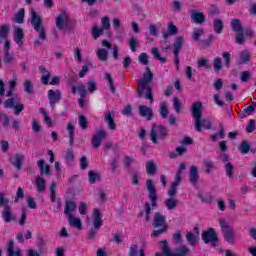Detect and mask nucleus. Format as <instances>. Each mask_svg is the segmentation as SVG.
I'll list each match as a JSON object with an SVG mask.
<instances>
[{
    "label": "nucleus",
    "mask_w": 256,
    "mask_h": 256,
    "mask_svg": "<svg viewBox=\"0 0 256 256\" xmlns=\"http://www.w3.org/2000/svg\"><path fill=\"white\" fill-rule=\"evenodd\" d=\"M150 139L155 145H157L159 141L167 139V128L165 126L152 124V128L150 130Z\"/></svg>",
    "instance_id": "6"
},
{
    "label": "nucleus",
    "mask_w": 256,
    "mask_h": 256,
    "mask_svg": "<svg viewBox=\"0 0 256 256\" xmlns=\"http://www.w3.org/2000/svg\"><path fill=\"white\" fill-rule=\"evenodd\" d=\"M157 171V166L153 160H150L146 163V172L148 175H155Z\"/></svg>",
    "instance_id": "35"
},
{
    "label": "nucleus",
    "mask_w": 256,
    "mask_h": 256,
    "mask_svg": "<svg viewBox=\"0 0 256 256\" xmlns=\"http://www.w3.org/2000/svg\"><path fill=\"white\" fill-rule=\"evenodd\" d=\"M105 137H107V131L99 130L97 132V134H95L92 137V147H94V149H99V147H101V143L103 142V139H105Z\"/></svg>",
    "instance_id": "13"
},
{
    "label": "nucleus",
    "mask_w": 256,
    "mask_h": 256,
    "mask_svg": "<svg viewBox=\"0 0 256 256\" xmlns=\"http://www.w3.org/2000/svg\"><path fill=\"white\" fill-rule=\"evenodd\" d=\"M172 241L176 245H183V236L181 235V231H176L172 236Z\"/></svg>",
    "instance_id": "39"
},
{
    "label": "nucleus",
    "mask_w": 256,
    "mask_h": 256,
    "mask_svg": "<svg viewBox=\"0 0 256 256\" xmlns=\"http://www.w3.org/2000/svg\"><path fill=\"white\" fill-rule=\"evenodd\" d=\"M213 65H214L215 73L219 74V71H221V69H223V60H221V58H219V57H216L214 59Z\"/></svg>",
    "instance_id": "43"
},
{
    "label": "nucleus",
    "mask_w": 256,
    "mask_h": 256,
    "mask_svg": "<svg viewBox=\"0 0 256 256\" xmlns=\"http://www.w3.org/2000/svg\"><path fill=\"white\" fill-rule=\"evenodd\" d=\"M202 239L204 243H212V247H215V244L218 243L219 238L215 233V229L210 228L202 232Z\"/></svg>",
    "instance_id": "9"
},
{
    "label": "nucleus",
    "mask_w": 256,
    "mask_h": 256,
    "mask_svg": "<svg viewBox=\"0 0 256 256\" xmlns=\"http://www.w3.org/2000/svg\"><path fill=\"white\" fill-rule=\"evenodd\" d=\"M35 185L38 193H45L47 191V181L41 177H37Z\"/></svg>",
    "instance_id": "21"
},
{
    "label": "nucleus",
    "mask_w": 256,
    "mask_h": 256,
    "mask_svg": "<svg viewBox=\"0 0 256 256\" xmlns=\"http://www.w3.org/2000/svg\"><path fill=\"white\" fill-rule=\"evenodd\" d=\"M7 247H8L7 248L8 256H15V250H14L15 244L13 243V240L8 241Z\"/></svg>",
    "instance_id": "57"
},
{
    "label": "nucleus",
    "mask_w": 256,
    "mask_h": 256,
    "mask_svg": "<svg viewBox=\"0 0 256 256\" xmlns=\"http://www.w3.org/2000/svg\"><path fill=\"white\" fill-rule=\"evenodd\" d=\"M251 55L247 51H242L240 53V59L236 62V65H243V63H247L250 61Z\"/></svg>",
    "instance_id": "34"
},
{
    "label": "nucleus",
    "mask_w": 256,
    "mask_h": 256,
    "mask_svg": "<svg viewBox=\"0 0 256 256\" xmlns=\"http://www.w3.org/2000/svg\"><path fill=\"white\" fill-rule=\"evenodd\" d=\"M77 211V204L73 200H67L64 208V215L69 217V215H73Z\"/></svg>",
    "instance_id": "19"
},
{
    "label": "nucleus",
    "mask_w": 256,
    "mask_h": 256,
    "mask_svg": "<svg viewBox=\"0 0 256 256\" xmlns=\"http://www.w3.org/2000/svg\"><path fill=\"white\" fill-rule=\"evenodd\" d=\"M183 36H179L176 38V41L174 43V55H179V52L181 51V48L183 47L184 43Z\"/></svg>",
    "instance_id": "30"
},
{
    "label": "nucleus",
    "mask_w": 256,
    "mask_h": 256,
    "mask_svg": "<svg viewBox=\"0 0 256 256\" xmlns=\"http://www.w3.org/2000/svg\"><path fill=\"white\" fill-rule=\"evenodd\" d=\"M78 121H79V126L81 127V129H87L88 122H87V118H85L84 115H80L78 117Z\"/></svg>",
    "instance_id": "59"
},
{
    "label": "nucleus",
    "mask_w": 256,
    "mask_h": 256,
    "mask_svg": "<svg viewBox=\"0 0 256 256\" xmlns=\"http://www.w3.org/2000/svg\"><path fill=\"white\" fill-rule=\"evenodd\" d=\"M9 35V25L4 24L0 26V39H7Z\"/></svg>",
    "instance_id": "46"
},
{
    "label": "nucleus",
    "mask_w": 256,
    "mask_h": 256,
    "mask_svg": "<svg viewBox=\"0 0 256 256\" xmlns=\"http://www.w3.org/2000/svg\"><path fill=\"white\" fill-rule=\"evenodd\" d=\"M168 228H158V230H154L151 234V237H159V235H163V233H167Z\"/></svg>",
    "instance_id": "61"
},
{
    "label": "nucleus",
    "mask_w": 256,
    "mask_h": 256,
    "mask_svg": "<svg viewBox=\"0 0 256 256\" xmlns=\"http://www.w3.org/2000/svg\"><path fill=\"white\" fill-rule=\"evenodd\" d=\"M30 15V23L34 31L38 33V37L41 41H45L47 39V30L45 29V25H43V18H41V15H39L34 8L30 9Z\"/></svg>",
    "instance_id": "4"
},
{
    "label": "nucleus",
    "mask_w": 256,
    "mask_h": 256,
    "mask_svg": "<svg viewBox=\"0 0 256 256\" xmlns=\"http://www.w3.org/2000/svg\"><path fill=\"white\" fill-rule=\"evenodd\" d=\"M139 113L141 117H146L148 121L153 119V110L145 105L139 106Z\"/></svg>",
    "instance_id": "20"
},
{
    "label": "nucleus",
    "mask_w": 256,
    "mask_h": 256,
    "mask_svg": "<svg viewBox=\"0 0 256 256\" xmlns=\"http://www.w3.org/2000/svg\"><path fill=\"white\" fill-rule=\"evenodd\" d=\"M69 23H71V18H69V15H67L66 12H63L56 17V27L59 31H63Z\"/></svg>",
    "instance_id": "11"
},
{
    "label": "nucleus",
    "mask_w": 256,
    "mask_h": 256,
    "mask_svg": "<svg viewBox=\"0 0 256 256\" xmlns=\"http://www.w3.org/2000/svg\"><path fill=\"white\" fill-rule=\"evenodd\" d=\"M67 130L70 137V145H73V143L75 142V126H73V123H68Z\"/></svg>",
    "instance_id": "36"
},
{
    "label": "nucleus",
    "mask_w": 256,
    "mask_h": 256,
    "mask_svg": "<svg viewBox=\"0 0 256 256\" xmlns=\"http://www.w3.org/2000/svg\"><path fill=\"white\" fill-rule=\"evenodd\" d=\"M37 165L40 169L41 175H51V167L49 165H45V160L40 159L37 161Z\"/></svg>",
    "instance_id": "22"
},
{
    "label": "nucleus",
    "mask_w": 256,
    "mask_h": 256,
    "mask_svg": "<svg viewBox=\"0 0 256 256\" xmlns=\"http://www.w3.org/2000/svg\"><path fill=\"white\" fill-rule=\"evenodd\" d=\"M231 28L236 33H243V25L241 24V20L233 19L231 21Z\"/></svg>",
    "instance_id": "29"
},
{
    "label": "nucleus",
    "mask_w": 256,
    "mask_h": 256,
    "mask_svg": "<svg viewBox=\"0 0 256 256\" xmlns=\"http://www.w3.org/2000/svg\"><path fill=\"white\" fill-rule=\"evenodd\" d=\"M214 31L218 34L223 31V21H221V19L214 20Z\"/></svg>",
    "instance_id": "51"
},
{
    "label": "nucleus",
    "mask_w": 256,
    "mask_h": 256,
    "mask_svg": "<svg viewBox=\"0 0 256 256\" xmlns=\"http://www.w3.org/2000/svg\"><path fill=\"white\" fill-rule=\"evenodd\" d=\"M168 33L169 35H177L179 33V29H177L173 22L168 23Z\"/></svg>",
    "instance_id": "55"
},
{
    "label": "nucleus",
    "mask_w": 256,
    "mask_h": 256,
    "mask_svg": "<svg viewBox=\"0 0 256 256\" xmlns=\"http://www.w3.org/2000/svg\"><path fill=\"white\" fill-rule=\"evenodd\" d=\"M17 103H21V99L19 98V96H14L11 98H8L5 102H4V107L6 109H13Z\"/></svg>",
    "instance_id": "25"
},
{
    "label": "nucleus",
    "mask_w": 256,
    "mask_h": 256,
    "mask_svg": "<svg viewBox=\"0 0 256 256\" xmlns=\"http://www.w3.org/2000/svg\"><path fill=\"white\" fill-rule=\"evenodd\" d=\"M160 115L162 119H167L169 115V109L167 108V103L165 102L160 103Z\"/></svg>",
    "instance_id": "42"
},
{
    "label": "nucleus",
    "mask_w": 256,
    "mask_h": 256,
    "mask_svg": "<svg viewBox=\"0 0 256 256\" xmlns=\"http://www.w3.org/2000/svg\"><path fill=\"white\" fill-rule=\"evenodd\" d=\"M255 109H256V103L253 102L250 106H248L247 108H245L243 110V112H241L239 114L241 119H245V117L249 116V115H253V113H255Z\"/></svg>",
    "instance_id": "27"
},
{
    "label": "nucleus",
    "mask_w": 256,
    "mask_h": 256,
    "mask_svg": "<svg viewBox=\"0 0 256 256\" xmlns=\"http://www.w3.org/2000/svg\"><path fill=\"white\" fill-rule=\"evenodd\" d=\"M186 240L188 243L192 246L197 245V237L192 232H187L186 234Z\"/></svg>",
    "instance_id": "49"
},
{
    "label": "nucleus",
    "mask_w": 256,
    "mask_h": 256,
    "mask_svg": "<svg viewBox=\"0 0 256 256\" xmlns=\"http://www.w3.org/2000/svg\"><path fill=\"white\" fill-rule=\"evenodd\" d=\"M104 79H106V81H108V84H109V87H110V90L112 91V93H116L115 82L113 81L111 74L106 73L104 75Z\"/></svg>",
    "instance_id": "45"
},
{
    "label": "nucleus",
    "mask_w": 256,
    "mask_h": 256,
    "mask_svg": "<svg viewBox=\"0 0 256 256\" xmlns=\"http://www.w3.org/2000/svg\"><path fill=\"white\" fill-rule=\"evenodd\" d=\"M48 99L50 103V107L55 109V105L59 103V100L62 99L61 91L60 90H49L48 91Z\"/></svg>",
    "instance_id": "12"
},
{
    "label": "nucleus",
    "mask_w": 256,
    "mask_h": 256,
    "mask_svg": "<svg viewBox=\"0 0 256 256\" xmlns=\"http://www.w3.org/2000/svg\"><path fill=\"white\" fill-rule=\"evenodd\" d=\"M24 159L25 156L23 154H16L11 158V165H13V167H16L18 171H21Z\"/></svg>",
    "instance_id": "17"
},
{
    "label": "nucleus",
    "mask_w": 256,
    "mask_h": 256,
    "mask_svg": "<svg viewBox=\"0 0 256 256\" xmlns=\"http://www.w3.org/2000/svg\"><path fill=\"white\" fill-rule=\"evenodd\" d=\"M104 121L107 123L108 129H110V131H115V129H117V124H115V118H113L111 111L105 112Z\"/></svg>",
    "instance_id": "16"
},
{
    "label": "nucleus",
    "mask_w": 256,
    "mask_h": 256,
    "mask_svg": "<svg viewBox=\"0 0 256 256\" xmlns=\"http://www.w3.org/2000/svg\"><path fill=\"white\" fill-rule=\"evenodd\" d=\"M146 189L148 191V199L150 201L146 202L144 205L145 213H146V221L151 220V207H157V201L159 199V195H157V189L155 188V184H153V180L148 179L146 181Z\"/></svg>",
    "instance_id": "3"
},
{
    "label": "nucleus",
    "mask_w": 256,
    "mask_h": 256,
    "mask_svg": "<svg viewBox=\"0 0 256 256\" xmlns=\"http://www.w3.org/2000/svg\"><path fill=\"white\" fill-rule=\"evenodd\" d=\"M151 81H153V72H151L150 68H146V73L139 80V89L137 90V95L138 97H143V93L146 92L144 95L145 99H149L150 103H153V92L151 90V86H149Z\"/></svg>",
    "instance_id": "2"
},
{
    "label": "nucleus",
    "mask_w": 256,
    "mask_h": 256,
    "mask_svg": "<svg viewBox=\"0 0 256 256\" xmlns=\"http://www.w3.org/2000/svg\"><path fill=\"white\" fill-rule=\"evenodd\" d=\"M152 55L154 56V58H156L158 61H160V63H166L167 59L161 57V54H159V49L158 48H153L152 49Z\"/></svg>",
    "instance_id": "54"
},
{
    "label": "nucleus",
    "mask_w": 256,
    "mask_h": 256,
    "mask_svg": "<svg viewBox=\"0 0 256 256\" xmlns=\"http://www.w3.org/2000/svg\"><path fill=\"white\" fill-rule=\"evenodd\" d=\"M129 47L133 53L137 51V47H139V40L137 38L132 37L129 41Z\"/></svg>",
    "instance_id": "52"
},
{
    "label": "nucleus",
    "mask_w": 256,
    "mask_h": 256,
    "mask_svg": "<svg viewBox=\"0 0 256 256\" xmlns=\"http://www.w3.org/2000/svg\"><path fill=\"white\" fill-rule=\"evenodd\" d=\"M103 226V220L101 219V211L99 209L94 208L93 211V227L91 230L88 232V239L90 241H95V237H97V231L101 229Z\"/></svg>",
    "instance_id": "7"
},
{
    "label": "nucleus",
    "mask_w": 256,
    "mask_h": 256,
    "mask_svg": "<svg viewBox=\"0 0 256 256\" xmlns=\"http://www.w3.org/2000/svg\"><path fill=\"white\" fill-rule=\"evenodd\" d=\"M138 59L142 65H149V56L146 53H141Z\"/></svg>",
    "instance_id": "58"
},
{
    "label": "nucleus",
    "mask_w": 256,
    "mask_h": 256,
    "mask_svg": "<svg viewBox=\"0 0 256 256\" xmlns=\"http://www.w3.org/2000/svg\"><path fill=\"white\" fill-rule=\"evenodd\" d=\"M221 231L223 232L224 239L228 243H235V231L224 219L219 220Z\"/></svg>",
    "instance_id": "8"
},
{
    "label": "nucleus",
    "mask_w": 256,
    "mask_h": 256,
    "mask_svg": "<svg viewBox=\"0 0 256 256\" xmlns=\"http://www.w3.org/2000/svg\"><path fill=\"white\" fill-rule=\"evenodd\" d=\"M101 28L104 29L105 31H109V29H111V20L109 19L108 16L102 17Z\"/></svg>",
    "instance_id": "41"
},
{
    "label": "nucleus",
    "mask_w": 256,
    "mask_h": 256,
    "mask_svg": "<svg viewBox=\"0 0 256 256\" xmlns=\"http://www.w3.org/2000/svg\"><path fill=\"white\" fill-rule=\"evenodd\" d=\"M0 207H3L2 219H4L5 223L15 221V214H13V209L9 205V198L5 197L4 192H0Z\"/></svg>",
    "instance_id": "5"
},
{
    "label": "nucleus",
    "mask_w": 256,
    "mask_h": 256,
    "mask_svg": "<svg viewBox=\"0 0 256 256\" xmlns=\"http://www.w3.org/2000/svg\"><path fill=\"white\" fill-rule=\"evenodd\" d=\"M213 167H215V163H213V161L211 160L204 161L205 173H207L208 175L213 172Z\"/></svg>",
    "instance_id": "47"
},
{
    "label": "nucleus",
    "mask_w": 256,
    "mask_h": 256,
    "mask_svg": "<svg viewBox=\"0 0 256 256\" xmlns=\"http://www.w3.org/2000/svg\"><path fill=\"white\" fill-rule=\"evenodd\" d=\"M88 180H89V183H91L93 185V184L97 183L98 181H101V176L93 171H89Z\"/></svg>",
    "instance_id": "37"
},
{
    "label": "nucleus",
    "mask_w": 256,
    "mask_h": 256,
    "mask_svg": "<svg viewBox=\"0 0 256 256\" xmlns=\"http://www.w3.org/2000/svg\"><path fill=\"white\" fill-rule=\"evenodd\" d=\"M179 185H181V180L174 179L168 190L169 197H175L177 195V187H179Z\"/></svg>",
    "instance_id": "28"
},
{
    "label": "nucleus",
    "mask_w": 256,
    "mask_h": 256,
    "mask_svg": "<svg viewBox=\"0 0 256 256\" xmlns=\"http://www.w3.org/2000/svg\"><path fill=\"white\" fill-rule=\"evenodd\" d=\"M152 226L154 228H165L168 229L167 226V218L161 212H155L153 216Z\"/></svg>",
    "instance_id": "10"
},
{
    "label": "nucleus",
    "mask_w": 256,
    "mask_h": 256,
    "mask_svg": "<svg viewBox=\"0 0 256 256\" xmlns=\"http://www.w3.org/2000/svg\"><path fill=\"white\" fill-rule=\"evenodd\" d=\"M87 85H88V91L90 93L97 91V84L95 83V80H91V79L88 80Z\"/></svg>",
    "instance_id": "60"
},
{
    "label": "nucleus",
    "mask_w": 256,
    "mask_h": 256,
    "mask_svg": "<svg viewBox=\"0 0 256 256\" xmlns=\"http://www.w3.org/2000/svg\"><path fill=\"white\" fill-rule=\"evenodd\" d=\"M192 117L195 121L194 129L201 133L202 127L204 129H211V121L209 118L203 117V104L201 102H195L192 104L191 108Z\"/></svg>",
    "instance_id": "1"
},
{
    "label": "nucleus",
    "mask_w": 256,
    "mask_h": 256,
    "mask_svg": "<svg viewBox=\"0 0 256 256\" xmlns=\"http://www.w3.org/2000/svg\"><path fill=\"white\" fill-rule=\"evenodd\" d=\"M96 55L99 61H107L109 59V52L103 48L96 50Z\"/></svg>",
    "instance_id": "33"
},
{
    "label": "nucleus",
    "mask_w": 256,
    "mask_h": 256,
    "mask_svg": "<svg viewBox=\"0 0 256 256\" xmlns=\"http://www.w3.org/2000/svg\"><path fill=\"white\" fill-rule=\"evenodd\" d=\"M164 205L168 211H174V209H177V205H179V200L175 199V197H170L164 201Z\"/></svg>",
    "instance_id": "23"
},
{
    "label": "nucleus",
    "mask_w": 256,
    "mask_h": 256,
    "mask_svg": "<svg viewBox=\"0 0 256 256\" xmlns=\"http://www.w3.org/2000/svg\"><path fill=\"white\" fill-rule=\"evenodd\" d=\"M25 19V9L21 8L16 14L15 21L16 23H23Z\"/></svg>",
    "instance_id": "53"
},
{
    "label": "nucleus",
    "mask_w": 256,
    "mask_h": 256,
    "mask_svg": "<svg viewBox=\"0 0 256 256\" xmlns=\"http://www.w3.org/2000/svg\"><path fill=\"white\" fill-rule=\"evenodd\" d=\"M173 107L176 113H181V102L179 101V98L173 99Z\"/></svg>",
    "instance_id": "62"
},
{
    "label": "nucleus",
    "mask_w": 256,
    "mask_h": 256,
    "mask_svg": "<svg viewBox=\"0 0 256 256\" xmlns=\"http://www.w3.org/2000/svg\"><path fill=\"white\" fill-rule=\"evenodd\" d=\"M39 71L42 74V84L43 85H49V79H51V73H49V71H47V68L40 66L39 67Z\"/></svg>",
    "instance_id": "26"
},
{
    "label": "nucleus",
    "mask_w": 256,
    "mask_h": 256,
    "mask_svg": "<svg viewBox=\"0 0 256 256\" xmlns=\"http://www.w3.org/2000/svg\"><path fill=\"white\" fill-rule=\"evenodd\" d=\"M77 91L80 93V97H87V88L83 83L78 84Z\"/></svg>",
    "instance_id": "56"
},
{
    "label": "nucleus",
    "mask_w": 256,
    "mask_h": 256,
    "mask_svg": "<svg viewBox=\"0 0 256 256\" xmlns=\"http://www.w3.org/2000/svg\"><path fill=\"white\" fill-rule=\"evenodd\" d=\"M224 169L226 171V175L228 179H233V175H235V166L233 163H228L224 165Z\"/></svg>",
    "instance_id": "32"
},
{
    "label": "nucleus",
    "mask_w": 256,
    "mask_h": 256,
    "mask_svg": "<svg viewBox=\"0 0 256 256\" xmlns=\"http://www.w3.org/2000/svg\"><path fill=\"white\" fill-rule=\"evenodd\" d=\"M189 181L193 187H197V185H199V168H197V166L190 167Z\"/></svg>",
    "instance_id": "14"
},
{
    "label": "nucleus",
    "mask_w": 256,
    "mask_h": 256,
    "mask_svg": "<svg viewBox=\"0 0 256 256\" xmlns=\"http://www.w3.org/2000/svg\"><path fill=\"white\" fill-rule=\"evenodd\" d=\"M213 41H215V36L210 35L208 38L202 40L200 42L201 47H203L204 49H207V47H211V43H213Z\"/></svg>",
    "instance_id": "44"
},
{
    "label": "nucleus",
    "mask_w": 256,
    "mask_h": 256,
    "mask_svg": "<svg viewBox=\"0 0 256 256\" xmlns=\"http://www.w3.org/2000/svg\"><path fill=\"white\" fill-rule=\"evenodd\" d=\"M191 19L196 23V25L205 23V15H203L199 10H191Z\"/></svg>",
    "instance_id": "15"
},
{
    "label": "nucleus",
    "mask_w": 256,
    "mask_h": 256,
    "mask_svg": "<svg viewBox=\"0 0 256 256\" xmlns=\"http://www.w3.org/2000/svg\"><path fill=\"white\" fill-rule=\"evenodd\" d=\"M202 35H205V29L203 28L194 29L192 33V39H194V41H199Z\"/></svg>",
    "instance_id": "40"
},
{
    "label": "nucleus",
    "mask_w": 256,
    "mask_h": 256,
    "mask_svg": "<svg viewBox=\"0 0 256 256\" xmlns=\"http://www.w3.org/2000/svg\"><path fill=\"white\" fill-rule=\"evenodd\" d=\"M24 91L28 95H33V82H31V80H25Z\"/></svg>",
    "instance_id": "48"
},
{
    "label": "nucleus",
    "mask_w": 256,
    "mask_h": 256,
    "mask_svg": "<svg viewBox=\"0 0 256 256\" xmlns=\"http://www.w3.org/2000/svg\"><path fill=\"white\" fill-rule=\"evenodd\" d=\"M250 149H251V144H249L247 140H243L238 147V150L240 151V153H242V155H247Z\"/></svg>",
    "instance_id": "31"
},
{
    "label": "nucleus",
    "mask_w": 256,
    "mask_h": 256,
    "mask_svg": "<svg viewBox=\"0 0 256 256\" xmlns=\"http://www.w3.org/2000/svg\"><path fill=\"white\" fill-rule=\"evenodd\" d=\"M187 168V165L185 163H180V166L178 168V171L176 173L175 179L178 181H182L181 175H183V172Z\"/></svg>",
    "instance_id": "50"
},
{
    "label": "nucleus",
    "mask_w": 256,
    "mask_h": 256,
    "mask_svg": "<svg viewBox=\"0 0 256 256\" xmlns=\"http://www.w3.org/2000/svg\"><path fill=\"white\" fill-rule=\"evenodd\" d=\"M103 33H105V29L104 28H99L97 27V24H94L93 28H92V36L95 39H99L100 35H103Z\"/></svg>",
    "instance_id": "38"
},
{
    "label": "nucleus",
    "mask_w": 256,
    "mask_h": 256,
    "mask_svg": "<svg viewBox=\"0 0 256 256\" xmlns=\"http://www.w3.org/2000/svg\"><path fill=\"white\" fill-rule=\"evenodd\" d=\"M139 251V246H137L136 244H132L130 246V250H129V256H137V252Z\"/></svg>",
    "instance_id": "64"
},
{
    "label": "nucleus",
    "mask_w": 256,
    "mask_h": 256,
    "mask_svg": "<svg viewBox=\"0 0 256 256\" xmlns=\"http://www.w3.org/2000/svg\"><path fill=\"white\" fill-rule=\"evenodd\" d=\"M67 219L70 227H74V229H78L79 231L83 229V223L81 222L80 218H77L72 214L67 216Z\"/></svg>",
    "instance_id": "18"
},
{
    "label": "nucleus",
    "mask_w": 256,
    "mask_h": 256,
    "mask_svg": "<svg viewBox=\"0 0 256 256\" xmlns=\"http://www.w3.org/2000/svg\"><path fill=\"white\" fill-rule=\"evenodd\" d=\"M255 129V120L251 119L248 122V125L246 126V132L253 133Z\"/></svg>",
    "instance_id": "63"
},
{
    "label": "nucleus",
    "mask_w": 256,
    "mask_h": 256,
    "mask_svg": "<svg viewBox=\"0 0 256 256\" xmlns=\"http://www.w3.org/2000/svg\"><path fill=\"white\" fill-rule=\"evenodd\" d=\"M25 34L23 33V29L15 28L14 30V41L19 45V47H23V37Z\"/></svg>",
    "instance_id": "24"
}]
</instances>
